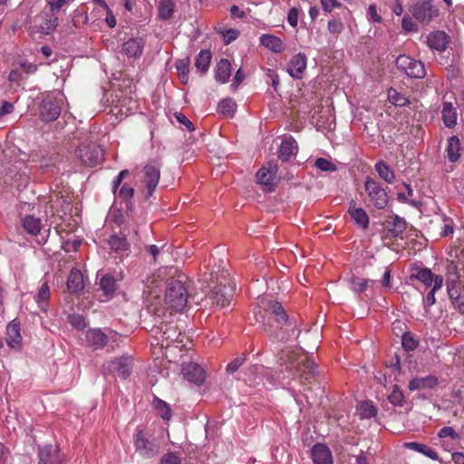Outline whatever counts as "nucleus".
I'll use <instances>...</instances> for the list:
<instances>
[{
    "label": "nucleus",
    "instance_id": "f257e3e1",
    "mask_svg": "<svg viewBox=\"0 0 464 464\" xmlns=\"http://www.w3.org/2000/svg\"><path fill=\"white\" fill-rule=\"evenodd\" d=\"M263 311H259L256 316L262 319V328L266 335L276 341L297 338L300 329L296 321L290 318L283 305L274 300H263L261 302Z\"/></svg>",
    "mask_w": 464,
    "mask_h": 464
},
{
    "label": "nucleus",
    "instance_id": "f03ea898",
    "mask_svg": "<svg viewBox=\"0 0 464 464\" xmlns=\"http://www.w3.org/2000/svg\"><path fill=\"white\" fill-rule=\"evenodd\" d=\"M165 273L168 276L165 302L169 308L180 312L188 302V289L185 285L188 277L174 266L167 267Z\"/></svg>",
    "mask_w": 464,
    "mask_h": 464
},
{
    "label": "nucleus",
    "instance_id": "7ed1b4c3",
    "mask_svg": "<svg viewBox=\"0 0 464 464\" xmlns=\"http://www.w3.org/2000/svg\"><path fill=\"white\" fill-rule=\"evenodd\" d=\"M115 223L118 224L121 230L119 234H111L107 239V244L110 249L116 254L121 256L128 255L130 246L127 241V237L130 235V231H132L134 235H138L137 226L134 224V220L130 218L126 219L122 216L116 217Z\"/></svg>",
    "mask_w": 464,
    "mask_h": 464
},
{
    "label": "nucleus",
    "instance_id": "20e7f679",
    "mask_svg": "<svg viewBox=\"0 0 464 464\" xmlns=\"http://www.w3.org/2000/svg\"><path fill=\"white\" fill-rule=\"evenodd\" d=\"M215 285L211 287L209 294L207 295L211 304L225 307L229 304L233 297L235 286L232 284L229 274L222 271L219 275H216Z\"/></svg>",
    "mask_w": 464,
    "mask_h": 464
},
{
    "label": "nucleus",
    "instance_id": "39448f33",
    "mask_svg": "<svg viewBox=\"0 0 464 464\" xmlns=\"http://www.w3.org/2000/svg\"><path fill=\"white\" fill-rule=\"evenodd\" d=\"M74 153L82 165L90 168L102 163L103 158V151L100 146L87 140L81 142Z\"/></svg>",
    "mask_w": 464,
    "mask_h": 464
},
{
    "label": "nucleus",
    "instance_id": "423d86ee",
    "mask_svg": "<svg viewBox=\"0 0 464 464\" xmlns=\"http://www.w3.org/2000/svg\"><path fill=\"white\" fill-rule=\"evenodd\" d=\"M133 445L135 451L145 459L154 458L160 452L159 443L143 429H137L133 436Z\"/></svg>",
    "mask_w": 464,
    "mask_h": 464
},
{
    "label": "nucleus",
    "instance_id": "0eeeda50",
    "mask_svg": "<svg viewBox=\"0 0 464 464\" xmlns=\"http://www.w3.org/2000/svg\"><path fill=\"white\" fill-rule=\"evenodd\" d=\"M150 334L157 345L168 347L179 338L180 332L175 322H161L159 325H154L151 328Z\"/></svg>",
    "mask_w": 464,
    "mask_h": 464
},
{
    "label": "nucleus",
    "instance_id": "6e6552de",
    "mask_svg": "<svg viewBox=\"0 0 464 464\" xmlns=\"http://www.w3.org/2000/svg\"><path fill=\"white\" fill-rule=\"evenodd\" d=\"M364 189L370 202L378 209H383L389 202L388 193L380 182L367 177Z\"/></svg>",
    "mask_w": 464,
    "mask_h": 464
},
{
    "label": "nucleus",
    "instance_id": "1a4fd4ad",
    "mask_svg": "<svg viewBox=\"0 0 464 464\" xmlns=\"http://www.w3.org/2000/svg\"><path fill=\"white\" fill-rule=\"evenodd\" d=\"M396 67L410 78L420 79L426 75V70L422 62L405 54L397 57Z\"/></svg>",
    "mask_w": 464,
    "mask_h": 464
},
{
    "label": "nucleus",
    "instance_id": "9d476101",
    "mask_svg": "<svg viewBox=\"0 0 464 464\" xmlns=\"http://www.w3.org/2000/svg\"><path fill=\"white\" fill-rule=\"evenodd\" d=\"M62 99L53 94L43 98L39 105V115L42 121L49 122L55 121L61 113Z\"/></svg>",
    "mask_w": 464,
    "mask_h": 464
},
{
    "label": "nucleus",
    "instance_id": "9b49d317",
    "mask_svg": "<svg viewBox=\"0 0 464 464\" xmlns=\"http://www.w3.org/2000/svg\"><path fill=\"white\" fill-rule=\"evenodd\" d=\"M142 183L147 188V198H150L155 192L160 178V164L156 161H150L142 169Z\"/></svg>",
    "mask_w": 464,
    "mask_h": 464
},
{
    "label": "nucleus",
    "instance_id": "f8f14e48",
    "mask_svg": "<svg viewBox=\"0 0 464 464\" xmlns=\"http://www.w3.org/2000/svg\"><path fill=\"white\" fill-rule=\"evenodd\" d=\"M290 364L295 371L294 375L298 377L303 384L311 383L317 374V365L306 357L295 364L294 361H291Z\"/></svg>",
    "mask_w": 464,
    "mask_h": 464
},
{
    "label": "nucleus",
    "instance_id": "ddd939ff",
    "mask_svg": "<svg viewBox=\"0 0 464 464\" xmlns=\"http://www.w3.org/2000/svg\"><path fill=\"white\" fill-rule=\"evenodd\" d=\"M133 359L131 356H121L103 363V372L117 373L119 377L126 379L132 372Z\"/></svg>",
    "mask_w": 464,
    "mask_h": 464
},
{
    "label": "nucleus",
    "instance_id": "4468645a",
    "mask_svg": "<svg viewBox=\"0 0 464 464\" xmlns=\"http://www.w3.org/2000/svg\"><path fill=\"white\" fill-rule=\"evenodd\" d=\"M410 11L412 16L420 23L430 21L438 13L432 5L431 0H420L411 7Z\"/></svg>",
    "mask_w": 464,
    "mask_h": 464
},
{
    "label": "nucleus",
    "instance_id": "2eb2a0df",
    "mask_svg": "<svg viewBox=\"0 0 464 464\" xmlns=\"http://www.w3.org/2000/svg\"><path fill=\"white\" fill-rule=\"evenodd\" d=\"M278 167L275 162H268L263 166L256 173L257 182L267 187V190L273 191L276 187L274 180L276 179Z\"/></svg>",
    "mask_w": 464,
    "mask_h": 464
},
{
    "label": "nucleus",
    "instance_id": "dca6fc26",
    "mask_svg": "<svg viewBox=\"0 0 464 464\" xmlns=\"http://www.w3.org/2000/svg\"><path fill=\"white\" fill-rule=\"evenodd\" d=\"M184 378L192 383L200 385L205 380V372L200 365L195 362H189L182 367Z\"/></svg>",
    "mask_w": 464,
    "mask_h": 464
},
{
    "label": "nucleus",
    "instance_id": "f3484780",
    "mask_svg": "<svg viewBox=\"0 0 464 464\" xmlns=\"http://www.w3.org/2000/svg\"><path fill=\"white\" fill-rule=\"evenodd\" d=\"M314 464H333V456L330 449L322 443H316L311 450Z\"/></svg>",
    "mask_w": 464,
    "mask_h": 464
},
{
    "label": "nucleus",
    "instance_id": "a211bd4d",
    "mask_svg": "<svg viewBox=\"0 0 464 464\" xmlns=\"http://www.w3.org/2000/svg\"><path fill=\"white\" fill-rule=\"evenodd\" d=\"M438 278H443V276L440 275H434L431 270L427 267L414 268L413 272L410 276L411 280H418L427 287L436 285V280Z\"/></svg>",
    "mask_w": 464,
    "mask_h": 464
},
{
    "label": "nucleus",
    "instance_id": "6ab92c4d",
    "mask_svg": "<svg viewBox=\"0 0 464 464\" xmlns=\"http://www.w3.org/2000/svg\"><path fill=\"white\" fill-rule=\"evenodd\" d=\"M298 151V146L296 140L292 137H285L279 148H278V158L282 161H289L293 156H295Z\"/></svg>",
    "mask_w": 464,
    "mask_h": 464
},
{
    "label": "nucleus",
    "instance_id": "aec40b11",
    "mask_svg": "<svg viewBox=\"0 0 464 464\" xmlns=\"http://www.w3.org/2000/svg\"><path fill=\"white\" fill-rule=\"evenodd\" d=\"M449 42L450 36L445 31H431L427 36L428 46L439 52L444 51Z\"/></svg>",
    "mask_w": 464,
    "mask_h": 464
},
{
    "label": "nucleus",
    "instance_id": "412c9836",
    "mask_svg": "<svg viewBox=\"0 0 464 464\" xmlns=\"http://www.w3.org/2000/svg\"><path fill=\"white\" fill-rule=\"evenodd\" d=\"M306 63L307 61L305 54L299 53L291 59L287 72L293 78L301 79L304 70L306 69Z\"/></svg>",
    "mask_w": 464,
    "mask_h": 464
},
{
    "label": "nucleus",
    "instance_id": "4be33fe9",
    "mask_svg": "<svg viewBox=\"0 0 464 464\" xmlns=\"http://www.w3.org/2000/svg\"><path fill=\"white\" fill-rule=\"evenodd\" d=\"M85 339L93 350H100L107 344L109 336L101 329H90L86 332Z\"/></svg>",
    "mask_w": 464,
    "mask_h": 464
},
{
    "label": "nucleus",
    "instance_id": "5701e85b",
    "mask_svg": "<svg viewBox=\"0 0 464 464\" xmlns=\"http://www.w3.org/2000/svg\"><path fill=\"white\" fill-rule=\"evenodd\" d=\"M67 289L72 295H79L84 289L83 276L77 268H72L67 279Z\"/></svg>",
    "mask_w": 464,
    "mask_h": 464
},
{
    "label": "nucleus",
    "instance_id": "b1692460",
    "mask_svg": "<svg viewBox=\"0 0 464 464\" xmlns=\"http://www.w3.org/2000/svg\"><path fill=\"white\" fill-rule=\"evenodd\" d=\"M348 212L356 225L360 226L362 229L368 228L369 216L362 208L356 207L354 200L350 202Z\"/></svg>",
    "mask_w": 464,
    "mask_h": 464
},
{
    "label": "nucleus",
    "instance_id": "393cba45",
    "mask_svg": "<svg viewBox=\"0 0 464 464\" xmlns=\"http://www.w3.org/2000/svg\"><path fill=\"white\" fill-rule=\"evenodd\" d=\"M438 384V379L434 375H427L424 377H415L410 381L408 388L410 391H420L426 389H433Z\"/></svg>",
    "mask_w": 464,
    "mask_h": 464
},
{
    "label": "nucleus",
    "instance_id": "a878e982",
    "mask_svg": "<svg viewBox=\"0 0 464 464\" xmlns=\"http://www.w3.org/2000/svg\"><path fill=\"white\" fill-rule=\"evenodd\" d=\"M116 196L117 198L122 200L125 202V205H126V219H128L129 218L132 220L133 218L132 216H130V213L132 212V198H133V196H134V188L132 187H130V185L128 184H123L121 188L119 189V191L117 192L116 191V194H114Z\"/></svg>",
    "mask_w": 464,
    "mask_h": 464
},
{
    "label": "nucleus",
    "instance_id": "bb28decb",
    "mask_svg": "<svg viewBox=\"0 0 464 464\" xmlns=\"http://www.w3.org/2000/svg\"><path fill=\"white\" fill-rule=\"evenodd\" d=\"M144 40L141 37L130 38L122 44V50L128 57H140L144 48Z\"/></svg>",
    "mask_w": 464,
    "mask_h": 464
},
{
    "label": "nucleus",
    "instance_id": "cd10ccee",
    "mask_svg": "<svg viewBox=\"0 0 464 464\" xmlns=\"http://www.w3.org/2000/svg\"><path fill=\"white\" fill-rule=\"evenodd\" d=\"M441 119L444 125L449 128H454L457 124L458 112L457 108L450 102H444L442 104Z\"/></svg>",
    "mask_w": 464,
    "mask_h": 464
},
{
    "label": "nucleus",
    "instance_id": "c85d7f7f",
    "mask_svg": "<svg viewBox=\"0 0 464 464\" xmlns=\"http://www.w3.org/2000/svg\"><path fill=\"white\" fill-rule=\"evenodd\" d=\"M387 234L394 238L401 237L406 230V222L402 218L395 216L391 221L386 223Z\"/></svg>",
    "mask_w": 464,
    "mask_h": 464
},
{
    "label": "nucleus",
    "instance_id": "c756f323",
    "mask_svg": "<svg viewBox=\"0 0 464 464\" xmlns=\"http://www.w3.org/2000/svg\"><path fill=\"white\" fill-rule=\"evenodd\" d=\"M21 340L20 325L18 323L12 321L6 327V343L8 346L15 348L20 345Z\"/></svg>",
    "mask_w": 464,
    "mask_h": 464
},
{
    "label": "nucleus",
    "instance_id": "7c9ffc66",
    "mask_svg": "<svg viewBox=\"0 0 464 464\" xmlns=\"http://www.w3.org/2000/svg\"><path fill=\"white\" fill-rule=\"evenodd\" d=\"M232 66L227 59H221L215 68V79L220 83L228 82L231 76Z\"/></svg>",
    "mask_w": 464,
    "mask_h": 464
},
{
    "label": "nucleus",
    "instance_id": "2f4dec72",
    "mask_svg": "<svg viewBox=\"0 0 464 464\" xmlns=\"http://www.w3.org/2000/svg\"><path fill=\"white\" fill-rule=\"evenodd\" d=\"M51 292L50 287L47 281H43L42 285L38 290V293L34 296V301L38 304V307L43 312H46L48 309L49 299H50Z\"/></svg>",
    "mask_w": 464,
    "mask_h": 464
},
{
    "label": "nucleus",
    "instance_id": "473e14b6",
    "mask_svg": "<svg viewBox=\"0 0 464 464\" xmlns=\"http://www.w3.org/2000/svg\"><path fill=\"white\" fill-rule=\"evenodd\" d=\"M22 226L28 234L36 236L42 229V221L34 216L27 215L23 218Z\"/></svg>",
    "mask_w": 464,
    "mask_h": 464
},
{
    "label": "nucleus",
    "instance_id": "72a5a7b5",
    "mask_svg": "<svg viewBox=\"0 0 464 464\" xmlns=\"http://www.w3.org/2000/svg\"><path fill=\"white\" fill-rule=\"evenodd\" d=\"M460 141L457 136H451L448 139V145L446 149L447 158L450 162L459 160L460 154Z\"/></svg>",
    "mask_w": 464,
    "mask_h": 464
},
{
    "label": "nucleus",
    "instance_id": "f704fd0d",
    "mask_svg": "<svg viewBox=\"0 0 464 464\" xmlns=\"http://www.w3.org/2000/svg\"><path fill=\"white\" fill-rule=\"evenodd\" d=\"M212 55L209 50H201L199 53L197 55L195 61V66L197 70L201 73H206L211 63Z\"/></svg>",
    "mask_w": 464,
    "mask_h": 464
},
{
    "label": "nucleus",
    "instance_id": "c9c22d12",
    "mask_svg": "<svg viewBox=\"0 0 464 464\" xmlns=\"http://www.w3.org/2000/svg\"><path fill=\"white\" fill-rule=\"evenodd\" d=\"M374 168L379 177L385 182L392 184L395 181L394 171L384 161H378Z\"/></svg>",
    "mask_w": 464,
    "mask_h": 464
},
{
    "label": "nucleus",
    "instance_id": "e433bc0d",
    "mask_svg": "<svg viewBox=\"0 0 464 464\" xmlns=\"http://www.w3.org/2000/svg\"><path fill=\"white\" fill-rule=\"evenodd\" d=\"M38 455V464H54V461L57 459L56 450H53L51 445L40 447Z\"/></svg>",
    "mask_w": 464,
    "mask_h": 464
},
{
    "label": "nucleus",
    "instance_id": "4c0bfd02",
    "mask_svg": "<svg viewBox=\"0 0 464 464\" xmlns=\"http://www.w3.org/2000/svg\"><path fill=\"white\" fill-rule=\"evenodd\" d=\"M260 42L265 47L276 53H279L284 49L281 39L273 34H263L260 37Z\"/></svg>",
    "mask_w": 464,
    "mask_h": 464
},
{
    "label": "nucleus",
    "instance_id": "58836bf2",
    "mask_svg": "<svg viewBox=\"0 0 464 464\" xmlns=\"http://www.w3.org/2000/svg\"><path fill=\"white\" fill-rule=\"evenodd\" d=\"M405 447L407 449L412 450L414 451L422 453L423 455L429 457L433 460H437L439 459L438 453L435 450L430 447H428L425 444H421L419 442H407L405 443Z\"/></svg>",
    "mask_w": 464,
    "mask_h": 464
},
{
    "label": "nucleus",
    "instance_id": "ea45409f",
    "mask_svg": "<svg viewBox=\"0 0 464 464\" xmlns=\"http://www.w3.org/2000/svg\"><path fill=\"white\" fill-rule=\"evenodd\" d=\"M237 104L231 98L223 99L218 105V112L227 118L233 117Z\"/></svg>",
    "mask_w": 464,
    "mask_h": 464
},
{
    "label": "nucleus",
    "instance_id": "a19ab883",
    "mask_svg": "<svg viewBox=\"0 0 464 464\" xmlns=\"http://www.w3.org/2000/svg\"><path fill=\"white\" fill-rule=\"evenodd\" d=\"M100 288L104 295L111 296L116 290V281L111 275H104L100 279Z\"/></svg>",
    "mask_w": 464,
    "mask_h": 464
},
{
    "label": "nucleus",
    "instance_id": "79ce46f5",
    "mask_svg": "<svg viewBox=\"0 0 464 464\" xmlns=\"http://www.w3.org/2000/svg\"><path fill=\"white\" fill-rule=\"evenodd\" d=\"M388 100L392 104L399 107H403L411 103L408 97L399 92L394 88H390L388 90Z\"/></svg>",
    "mask_w": 464,
    "mask_h": 464
},
{
    "label": "nucleus",
    "instance_id": "37998d69",
    "mask_svg": "<svg viewBox=\"0 0 464 464\" xmlns=\"http://www.w3.org/2000/svg\"><path fill=\"white\" fill-rule=\"evenodd\" d=\"M349 286L354 293H363L369 286V283H374V280L363 279L353 276L348 279Z\"/></svg>",
    "mask_w": 464,
    "mask_h": 464
},
{
    "label": "nucleus",
    "instance_id": "c03bdc74",
    "mask_svg": "<svg viewBox=\"0 0 464 464\" xmlns=\"http://www.w3.org/2000/svg\"><path fill=\"white\" fill-rule=\"evenodd\" d=\"M176 68L179 80L182 83L187 84L188 82L189 60L188 58L181 59L177 62Z\"/></svg>",
    "mask_w": 464,
    "mask_h": 464
},
{
    "label": "nucleus",
    "instance_id": "a18cd8bd",
    "mask_svg": "<svg viewBox=\"0 0 464 464\" xmlns=\"http://www.w3.org/2000/svg\"><path fill=\"white\" fill-rule=\"evenodd\" d=\"M388 401L395 407H401L405 402V397L402 391L397 384L392 386V392L388 396Z\"/></svg>",
    "mask_w": 464,
    "mask_h": 464
},
{
    "label": "nucleus",
    "instance_id": "49530a36",
    "mask_svg": "<svg viewBox=\"0 0 464 464\" xmlns=\"http://www.w3.org/2000/svg\"><path fill=\"white\" fill-rule=\"evenodd\" d=\"M174 3L172 0L159 1V14L163 19H169L172 16L174 11Z\"/></svg>",
    "mask_w": 464,
    "mask_h": 464
},
{
    "label": "nucleus",
    "instance_id": "de8ad7c7",
    "mask_svg": "<svg viewBox=\"0 0 464 464\" xmlns=\"http://www.w3.org/2000/svg\"><path fill=\"white\" fill-rule=\"evenodd\" d=\"M360 414L362 419H370L375 417L377 409L372 401H363L359 405Z\"/></svg>",
    "mask_w": 464,
    "mask_h": 464
},
{
    "label": "nucleus",
    "instance_id": "09e8293b",
    "mask_svg": "<svg viewBox=\"0 0 464 464\" xmlns=\"http://www.w3.org/2000/svg\"><path fill=\"white\" fill-rule=\"evenodd\" d=\"M443 285V278H438L436 280V285H433L430 291L428 293L427 296L423 299V304L425 308H429L436 303L435 294L438 290H440Z\"/></svg>",
    "mask_w": 464,
    "mask_h": 464
},
{
    "label": "nucleus",
    "instance_id": "8fccbe9b",
    "mask_svg": "<svg viewBox=\"0 0 464 464\" xmlns=\"http://www.w3.org/2000/svg\"><path fill=\"white\" fill-rule=\"evenodd\" d=\"M154 406L159 416L165 420H170L172 413L169 404L162 400L156 399Z\"/></svg>",
    "mask_w": 464,
    "mask_h": 464
},
{
    "label": "nucleus",
    "instance_id": "3c124183",
    "mask_svg": "<svg viewBox=\"0 0 464 464\" xmlns=\"http://www.w3.org/2000/svg\"><path fill=\"white\" fill-rule=\"evenodd\" d=\"M438 437L441 440H451L453 442H459L460 436L455 431L452 427H443L438 432Z\"/></svg>",
    "mask_w": 464,
    "mask_h": 464
},
{
    "label": "nucleus",
    "instance_id": "603ef678",
    "mask_svg": "<svg viewBox=\"0 0 464 464\" xmlns=\"http://www.w3.org/2000/svg\"><path fill=\"white\" fill-rule=\"evenodd\" d=\"M401 343L404 349L413 351L418 347L419 342L414 338L412 334L407 332L402 335Z\"/></svg>",
    "mask_w": 464,
    "mask_h": 464
},
{
    "label": "nucleus",
    "instance_id": "864d4df0",
    "mask_svg": "<svg viewBox=\"0 0 464 464\" xmlns=\"http://www.w3.org/2000/svg\"><path fill=\"white\" fill-rule=\"evenodd\" d=\"M68 321L70 324L77 330H82L87 326L85 318L81 314L69 315Z\"/></svg>",
    "mask_w": 464,
    "mask_h": 464
},
{
    "label": "nucleus",
    "instance_id": "5fc2aeb1",
    "mask_svg": "<svg viewBox=\"0 0 464 464\" xmlns=\"http://www.w3.org/2000/svg\"><path fill=\"white\" fill-rule=\"evenodd\" d=\"M314 165L317 169H319L323 171H335L336 170V166L330 160L324 159V158H318L315 160Z\"/></svg>",
    "mask_w": 464,
    "mask_h": 464
},
{
    "label": "nucleus",
    "instance_id": "6e6d98bb",
    "mask_svg": "<svg viewBox=\"0 0 464 464\" xmlns=\"http://www.w3.org/2000/svg\"><path fill=\"white\" fill-rule=\"evenodd\" d=\"M160 464H181V459L175 452H167L161 457Z\"/></svg>",
    "mask_w": 464,
    "mask_h": 464
},
{
    "label": "nucleus",
    "instance_id": "4d7b16f0",
    "mask_svg": "<svg viewBox=\"0 0 464 464\" xmlns=\"http://www.w3.org/2000/svg\"><path fill=\"white\" fill-rule=\"evenodd\" d=\"M246 360V356L240 355L235 358L231 362H229L227 366V372L234 373L238 370V368L243 364Z\"/></svg>",
    "mask_w": 464,
    "mask_h": 464
},
{
    "label": "nucleus",
    "instance_id": "13d9d810",
    "mask_svg": "<svg viewBox=\"0 0 464 464\" xmlns=\"http://www.w3.org/2000/svg\"><path fill=\"white\" fill-rule=\"evenodd\" d=\"M174 117L176 119V121L184 125L186 127V129L189 131H192L194 130V126H193V123L191 122V121H189L186 115H184L183 113L181 112H175L174 113Z\"/></svg>",
    "mask_w": 464,
    "mask_h": 464
},
{
    "label": "nucleus",
    "instance_id": "bf43d9fd",
    "mask_svg": "<svg viewBox=\"0 0 464 464\" xmlns=\"http://www.w3.org/2000/svg\"><path fill=\"white\" fill-rule=\"evenodd\" d=\"M368 19L374 23H380L382 16L377 13V8L374 5H371L367 10Z\"/></svg>",
    "mask_w": 464,
    "mask_h": 464
},
{
    "label": "nucleus",
    "instance_id": "052dcab7",
    "mask_svg": "<svg viewBox=\"0 0 464 464\" xmlns=\"http://www.w3.org/2000/svg\"><path fill=\"white\" fill-rule=\"evenodd\" d=\"M223 35V41L225 44H229L231 42L236 40L239 35V31H220Z\"/></svg>",
    "mask_w": 464,
    "mask_h": 464
},
{
    "label": "nucleus",
    "instance_id": "680f3d73",
    "mask_svg": "<svg viewBox=\"0 0 464 464\" xmlns=\"http://www.w3.org/2000/svg\"><path fill=\"white\" fill-rule=\"evenodd\" d=\"M128 174H129V170L128 169H123L115 177V179L113 180V184H112V191H113L114 194H116V191H117L118 188L120 187L122 179Z\"/></svg>",
    "mask_w": 464,
    "mask_h": 464
},
{
    "label": "nucleus",
    "instance_id": "e2e57ef3",
    "mask_svg": "<svg viewBox=\"0 0 464 464\" xmlns=\"http://www.w3.org/2000/svg\"><path fill=\"white\" fill-rule=\"evenodd\" d=\"M287 21L292 27H295L298 22V10L295 7L290 9Z\"/></svg>",
    "mask_w": 464,
    "mask_h": 464
},
{
    "label": "nucleus",
    "instance_id": "0e129e2a",
    "mask_svg": "<svg viewBox=\"0 0 464 464\" xmlns=\"http://www.w3.org/2000/svg\"><path fill=\"white\" fill-rule=\"evenodd\" d=\"M447 290L449 297L451 301H457L459 297V289L454 285V284H447Z\"/></svg>",
    "mask_w": 464,
    "mask_h": 464
},
{
    "label": "nucleus",
    "instance_id": "69168bd1",
    "mask_svg": "<svg viewBox=\"0 0 464 464\" xmlns=\"http://www.w3.org/2000/svg\"><path fill=\"white\" fill-rule=\"evenodd\" d=\"M459 442H453L451 440H442L441 446L447 450V451H452L454 450H457L459 448Z\"/></svg>",
    "mask_w": 464,
    "mask_h": 464
},
{
    "label": "nucleus",
    "instance_id": "338daca9",
    "mask_svg": "<svg viewBox=\"0 0 464 464\" xmlns=\"http://www.w3.org/2000/svg\"><path fill=\"white\" fill-rule=\"evenodd\" d=\"M322 5L325 11L331 12L334 7L339 5L337 0H321Z\"/></svg>",
    "mask_w": 464,
    "mask_h": 464
},
{
    "label": "nucleus",
    "instance_id": "774afa93",
    "mask_svg": "<svg viewBox=\"0 0 464 464\" xmlns=\"http://www.w3.org/2000/svg\"><path fill=\"white\" fill-rule=\"evenodd\" d=\"M14 111V105L8 102H4L0 107V117L9 114Z\"/></svg>",
    "mask_w": 464,
    "mask_h": 464
}]
</instances>
